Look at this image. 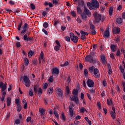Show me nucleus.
<instances>
[{
    "label": "nucleus",
    "instance_id": "nucleus-61",
    "mask_svg": "<svg viewBox=\"0 0 125 125\" xmlns=\"http://www.w3.org/2000/svg\"><path fill=\"white\" fill-rule=\"evenodd\" d=\"M121 55V52L120 49H118L117 50L116 52V56H120Z\"/></svg>",
    "mask_w": 125,
    "mask_h": 125
},
{
    "label": "nucleus",
    "instance_id": "nucleus-13",
    "mask_svg": "<svg viewBox=\"0 0 125 125\" xmlns=\"http://www.w3.org/2000/svg\"><path fill=\"white\" fill-rule=\"evenodd\" d=\"M112 32L114 35L115 34L118 35L120 34V28L119 27L114 28H113Z\"/></svg>",
    "mask_w": 125,
    "mask_h": 125
},
{
    "label": "nucleus",
    "instance_id": "nucleus-23",
    "mask_svg": "<svg viewBox=\"0 0 125 125\" xmlns=\"http://www.w3.org/2000/svg\"><path fill=\"white\" fill-rule=\"evenodd\" d=\"M57 93L59 97L62 98L63 93L62 92V90L61 89H57Z\"/></svg>",
    "mask_w": 125,
    "mask_h": 125
},
{
    "label": "nucleus",
    "instance_id": "nucleus-45",
    "mask_svg": "<svg viewBox=\"0 0 125 125\" xmlns=\"http://www.w3.org/2000/svg\"><path fill=\"white\" fill-rule=\"evenodd\" d=\"M85 111H87L85 107H81V109H80V112L83 113H84Z\"/></svg>",
    "mask_w": 125,
    "mask_h": 125
},
{
    "label": "nucleus",
    "instance_id": "nucleus-33",
    "mask_svg": "<svg viewBox=\"0 0 125 125\" xmlns=\"http://www.w3.org/2000/svg\"><path fill=\"white\" fill-rule=\"evenodd\" d=\"M23 21H21V22L18 24V31H20V30H21V27H22V25Z\"/></svg>",
    "mask_w": 125,
    "mask_h": 125
},
{
    "label": "nucleus",
    "instance_id": "nucleus-3",
    "mask_svg": "<svg viewBox=\"0 0 125 125\" xmlns=\"http://www.w3.org/2000/svg\"><path fill=\"white\" fill-rule=\"evenodd\" d=\"M87 6L89 7L90 10L94 9L96 10L97 8H99V3L97 0H93L92 2H87Z\"/></svg>",
    "mask_w": 125,
    "mask_h": 125
},
{
    "label": "nucleus",
    "instance_id": "nucleus-24",
    "mask_svg": "<svg viewBox=\"0 0 125 125\" xmlns=\"http://www.w3.org/2000/svg\"><path fill=\"white\" fill-rule=\"evenodd\" d=\"M116 48H117L116 45H115V44H111V45L110 46V48H111V51L113 52H115L116 51Z\"/></svg>",
    "mask_w": 125,
    "mask_h": 125
},
{
    "label": "nucleus",
    "instance_id": "nucleus-28",
    "mask_svg": "<svg viewBox=\"0 0 125 125\" xmlns=\"http://www.w3.org/2000/svg\"><path fill=\"white\" fill-rule=\"evenodd\" d=\"M23 60L24 61V65L25 66H28L29 65V60L26 57L24 58Z\"/></svg>",
    "mask_w": 125,
    "mask_h": 125
},
{
    "label": "nucleus",
    "instance_id": "nucleus-54",
    "mask_svg": "<svg viewBox=\"0 0 125 125\" xmlns=\"http://www.w3.org/2000/svg\"><path fill=\"white\" fill-rule=\"evenodd\" d=\"M52 2H53V3L55 5L58 6V3H59L58 0H53Z\"/></svg>",
    "mask_w": 125,
    "mask_h": 125
},
{
    "label": "nucleus",
    "instance_id": "nucleus-4",
    "mask_svg": "<svg viewBox=\"0 0 125 125\" xmlns=\"http://www.w3.org/2000/svg\"><path fill=\"white\" fill-rule=\"evenodd\" d=\"M70 37L66 36L65 37V40L68 42H70L71 40L74 43H77L79 41V38L77 36H74V34L73 32L70 33Z\"/></svg>",
    "mask_w": 125,
    "mask_h": 125
},
{
    "label": "nucleus",
    "instance_id": "nucleus-12",
    "mask_svg": "<svg viewBox=\"0 0 125 125\" xmlns=\"http://www.w3.org/2000/svg\"><path fill=\"white\" fill-rule=\"evenodd\" d=\"M106 58L105 55L104 54H101V60L103 63L106 65L107 64V61L105 60Z\"/></svg>",
    "mask_w": 125,
    "mask_h": 125
},
{
    "label": "nucleus",
    "instance_id": "nucleus-40",
    "mask_svg": "<svg viewBox=\"0 0 125 125\" xmlns=\"http://www.w3.org/2000/svg\"><path fill=\"white\" fill-rule=\"evenodd\" d=\"M77 11L79 14H81L82 13V10L81 9V7H77Z\"/></svg>",
    "mask_w": 125,
    "mask_h": 125
},
{
    "label": "nucleus",
    "instance_id": "nucleus-43",
    "mask_svg": "<svg viewBox=\"0 0 125 125\" xmlns=\"http://www.w3.org/2000/svg\"><path fill=\"white\" fill-rule=\"evenodd\" d=\"M90 34H91V35H95L97 34V32L96 31L95 29H94L91 31Z\"/></svg>",
    "mask_w": 125,
    "mask_h": 125
},
{
    "label": "nucleus",
    "instance_id": "nucleus-31",
    "mask_svg": "<svg viewBox=\"0 0 125 125\" xmlns=\"http://www.w3.org/2000/svg\"><path fill=\"white\" fill-rule=\"evenodd\" d=\"M81 18L83 21H86L87 20V16L85 13H82L81 14Z\"/></svg>",
    "mask_w": 125,
    "mask_h": 125
},
{
    "label": "nucleus",
    "instance_id": "nucleus-34",
    "mask_svg": "<svg viewBox=\"0 0 125 125\" xmlns=\"http://www.w3.org/2000/svg\"><path fill=\"white\" fill-rule=\"evenodd\" d=\"M23 29H25V30H29V25L28 24V23H25L24 25H23Z\"/></svg>",
    "mask_w": 125,
    "mask_h": 125
},
{
    "label": "nucleus",
    "instance_id": "nucleus-9",
    "mask_svg": "<svg viewBox=\"0 0 125 125\" xmlns=\"http://www.w3.org/2000/svg\"><path fill=\"white\" fill-rule=\"evenodd\" d=\"M85 62H89L90 63H93L94 62L93 57L91 55H87L85 58Z\"/></svg>",
    "mask_w": 125,
    "mask_h": 125
},
{
    "label": "nucleus",
    "instance_id": "nucleus-14",
    "mask_svg": "<svg viewBox=\"0 0 125 125\" xmlns=\"http://www.w3.org/2000/svg\"><path fill=\"white\" fill-rule=\"evenodd\" d=\"M84 12L88 17L89 18L91 17V12H89V10H88V9L87 8L86 6H85V5H84Z\"/></svg>",
    "mask_w": 125,
    "mask_h": 125
},
{
    "label": "nucleus",
    "instance_id": "nucleus-17",
    "mask_svg": "<svg viewBox=\"0 0 125 125\" xmlns=\"http://www.w3.org/2000/svg\"><path fill=\"white\" fill-rule=\"evenodd\" d=\"M93 16L95 18V22L96 23H99V20H98V18L99 17V14L97 12H95Z\"/></svg>",
    "mask_w": 125,
    "mask_h": 125
},
{
    "label": "nucleus",
    "instance_id": "nucleus-5",
    "mask_svg": "<svg viewBox=\"0 0 125 125\" xmlns=\"http://www.w3.org/2000/svg\"><path fill=\"white\" fill-rule=\"evenodd\" d=\"M79 91L78 89H74L72 93L74 96H72L71 100L74 101L76 104L79 103V97L78 96Z\"/></svg>",
    "mask_w": 125,
    "mask_h": 125
},
{
    "label": "nucleus",
    "instance_id": "nucleus-44",
    "mask_svg": "<svg viewBox=\"0 0 125 125\" xmlns=\"http://www.w3.org/2000/svg\"><path fill=\"white\" fill-rule=\"evenodd\" d=\"M119 69H120L121 72L122 73H125V69L123 68L122 65H120L119 66Z\"/></svg>",
    "mask_w": 125,
    "mask_h": 125
},
{
    "label": "nucleus",
    "instance_id": "nucleus-48",
    "mask_svg": "<svg viewBox=\"0 0 125 125\" xmlns=\"http://www.w3.org/2000/svg\"><path fill=\"white\" fill-rule=\"evenodd\" d=\"M61 117H62V119H63V120H64V121L66 120V117H65L63 112H62Z\"/></svg>",
    "mask_w": 125,
    "mask_h": 125
},
{
    "label": "nucleus",
    "instance_id": "nucleus-15",
    "mask_svg": "<svg viewBox=\"0 0 125 125\" xmlns=\"http://www.w3.org/2000/svg\"><path fill=\"white\" fill-rule=\"evenodd\" d=\"M52 74L58 75L60 74V70L58 69V67H55L52 69Z\"/></svg>",
    "mask_w": 125,
    "mask_h": 125
},
{
    "label": "nucleus",
    "instance_id": "nucleus-63",
    "mask_svg": "<svg viewBox=\"0 0 125 125\" xmlns=\"http://www.w3.org/2000/svg\"><path fill=\"white\" fill-rule=\"evenodd\" d=\"M32 121V117H28L26 119V122L27 123H29V122Z\"/></svg>",
    "mask_w": 125,
    "mask_h": 125
},
{
    "label": "nucleus",
    "instance_id": "nucleus-11",
    "mask_svg": "<svg viewBox=\"0 0 125 125\" xmlns=\"http://www.w3.org/2000/svg\"><path fill=\"white\" fill-rule=\"evenodd\" d=\"M23 40L24 41H26V42H33V40H34V37H29L27 36V34L23 36Z\"/></svg>",
    "mask_w": 125,
    "mask_h": 125
},
{
    "label": "nucleus",
    "instance_id": "nucleus-64",
    "mask_svg": "<svg viewBox=\"0 0 125 125\" xmlns=\"http://www.w3.org/2000/svg\"><path fill=\"white\" fill-rule=\"evenodd\" d=\"M43 28H44L45 29H46V28H47V22H45L43 24Z\"/></svg>",
    "mask_w": 125,
    "mask_h": 125
},
{
    "label": "nucleus",
    "instance_id": "nucleus-8",
    "mask_svg": "<svg viewBox=\"0 0 125 125\" xmlns=\"http://www.w3.org/2000/svg\"><path fill=\"white\" fill-rule=\"evenodd\" d=\"M86 84L89 87H94V82L90 79H88L86 81Z\"/></svg>",
    "mask_w": 125,
    "mask_h": 125
},
{
    "label": "nucleus",
    "instance_id": "nucleus-38",
    "mask_svg": "<svg viewBox=\"0 0 125 125\" xmlns=\"http://www.w3.org/2000/svg\"><path fill=\"white\" fill-rule=\"evenodd\" d=\"M71 15H72V17L74 18H76L77 17V14L75 11H73L71 12Z\"/></svg>",
    "mask_w": 125,
    "mask_h": 125
},
{
    "label": "nucleus",
    "instance_id": "nucleus-60",
    "mask_svg": "<svg viewBox=\"0 0 125 125\" xmlns=\"http://www.w3.org/2000/svg\"><path fill=\"white\" fill-rule=\"evenodd\" d=\"M43 89L46 90V88H47V83H45L44 85L42 86Z\"/></svg>",
    "mask_w": 125,
    "mask_h": 125
},
{
    "label": "nucleus",
    "instance_id": "nucleus-55",
    "mask_svg": "<svg viewBox=\"0 0 125 125\" xmlns=\"http://www.w3.org/2000/svg\"><path fill=\"white\" fill-rule=\"evenodd\" d=\"M30 7L33 10L36 9V6L33 3L30 4Z\"/></svg>",
    "mask_w": 125,
    "mask_h": 125
},
{
    "label": "nucleus",
    "instance_id": "nucleus-32",
    "mask_svg": "<svg viewBox=\"0 0 125 125\" xmlns=\"http://www.w3.org/2000/svg\"><path fill=\"white\" fill-rule=\"evenodd\" d=\"M17 111L19 113V112L21 111V110H22V106H21V104H17Z\"/></svg>",
    "mask_w": 125,
    "mask_h": 125
},
{
    "label": "nucleus",
    "instance_id": "nucleus-47",
    "mask_svg": "<svg viewBox=\"0 0 125 125\" xmlns=\"http://www.w3.org/2000/svg\"><path fill=\"white\" fill-rule=\"evenodd\" d=\"M90 28L91 30H94L95 29V26H94V25L93 24V23H90Z\"/></svg>",
    "mask_w": 125,
    "mask_h": 125
},
{
    "label": "nucleus",
    "instance_id": "nucleus-62",
    "mask_svg": "<svg viewBox=\"0 0 125 125\" xmlns=\"http://www.w3.org/2000/svg\"><path fill=\"white\" fill-rule=\"evenodd\" d=\"M122 85H123V86L124 87V88H123V91L124 92H125V82H124V81L122 82Z\"/></svg>",
    "mask_w": 125,
    "mask_h": 125
},
{
    "label": "nucleus",
    "instance_id": "nucleus-6",
    "mask_svg": "<svg viewBox=\"0 0 125 125\" xmlns=\"http://www.w3.org/2000/svg\"><path fill=\"white\" fill-rule=\"evenodd\" d=\"M22 83L25 85L26 87H30L31 85V81L28 76L24 75L22 80Z\"/></svg>",
    "mask_w": 125,
    "mask_h": 125
},
{
    "label": "nucleus",
    "instance_id": "nucleus-46",
    "mask_svg": "<svg viewBox=\"0 0 125 125\" xmlns=\"http://www.w3.org/2000/svg\"><path fill=\"white\" fill-rule=\"evenodd\" d=\"M14 123L16 124V125H20V124L21 123V121H20V119H16Z\"/></svg>",
    "mask_w": 125,
    "mask_h": 125
},
{
    "label": "nucleus",
    "instance_id": "nucleus-21",
    "mask_svg": "<svg viewBox=\"0 0 125 125\" xmlns=\"http://www.w3.org/2000/svg\"><path fill=\"white\" fill-rule=\"evenodd\" d=\"M107 104L109 106H110V105H111V106H114V101L112 99H110V100H109V99H107Z\"/></svg>",
    "mask_w": 125,
    "mask_h": 125
},
{
    "label": "nucleus",
    "instance_id": "nucleus-19",
    "mask_svg": "<svg viewBox=\"0 0 125 125\" xmlns=\"http://www.w3.org/2000/svg\"><path fill=\"white\" fill-rule=\"evenodd\" d=\"M78 6L80 8H82L84 6V1L83 0H78Z\"/></svg>",
    "mask_w": 125,
    "mask_h": 125
},
{
    "label": "nucleus",
    "instance_id": "nucleus-35",
    "mask_svg": "<svg viewBox=\"0 0 125 125\" xmlns=\"http://www.w3.org/2000/svg\"><path fill=\"white\" fill-rule=\"evenodd\" d=\"M69 64V62L68 61H65L64 62V64H61V67H66L67 66H68V64Z\"/></svg>",
    "mask_w": 125,
    "mask_h": 125
},
{
    "label": "nucleus",
    "instance_id": "nucleus-7",
    "mask_svg": "<svg viewBox=\"0 0 125 125\" xmlns=\"http://www.w3.org/2000/svg\"><path fill=\"white\" fill-rule=\"evenodd\" d=\"M74 106V105L73 103L72 104H70V105L69 106V113L70 115V117L72 118H74V108L73 107Z\"/></svg>",
    "mask_w": 125,
    "mask_h": 125
},
{
    "label": "nucleus",
    "instance_id": "nucleus-30",
    "mask_svg": "<svg viewBox=\"0 0 125 125\" xmlns=\"http://www.w3.org/2000/svg\"><path fill=\"white\" fill-rule=\"evenodd\" d=\"M53 87H50L48 89V92L49 93V95L52 94V93H53Z\"/></svg>",
    "mask_w": 125,
    "mask_h": 125
},
{
    "label": "nucleus",
    "instance_id": "nucleus-16",
    "mask_svg": "<svg viewBox=\"0 0 125 125\" xmlns=\"http://www.w3.org/2000/svg\"><path fill=\"white\" fill-rule=\"evenodd\" d=\"M39 112L41 114V115L42 116V117L44 116V115H45V109L44 108H42V107H40L39 108Z\"/></svg>",
    "mask_w": 125,
    "mask_h": 125
},
{
    "label": "nucleus",
    "instance_id": "nucleus-39",
    "mask_svg": "<svg viewBox=\"0 0 125 125\" xmlns=\"http://www.w3.org/2000/svg\"><path fill=\"white\" fill-rule=\"evenodd\" d=\"M54 81L53 76H50L49 78L48 79V82L49 83H52Z\"/></svg>",
    "mask_w": 125,
    "mask_h": 125
},
{
    "label": "nucleus",
    "instance_id": "nucleus-1",
    "mask_svg": "<svg viewBox=\"0 0 125 125\" xmlns=\"http://www.w3.org/2000/svg\"><path fill=\"white\" fill-rule=\"evenodd\" d=\"M7 88V83H4L3 82H0V88H1V92H3L1 98V101H4V98L5 97V95H6V92L5 91V90Z\"/></svg>",
    "mask_w": 125,
    "mask_h": 125
},
{
    "label": "nucleus",
    "instance_id": "nucleus-29",
    "mask_svg": "<svg viewBox=\"0 0 125 125\" xmlns=\"http://www.w3.org/2000/svg\"><path fill=\"white\" fill-rule=\"evenodd\" d=\"M111 117L112 119L115 120L116 118V112H113L112 111H110Z\"/></svg>",
    "mask_w": 125,
    "mask_h": 125
},
{
    "label": "nucleus",
    "instance_id": "nucleus-59",
    "mask_svg": "<svg viewBox=\"0 0 125 125\" xmlns=\"http://www.w3.org/2000/svg\"><path fill=\"white\" fill-rule=\"evenodd\" d=\"M53 23L55 25H57V24H58L60 23V21L58 20H55V21H54Z\"/></svg>",
    "mask_w": 125,
    "mask_h": 125
},
{
    "label": "nucleus",
    "instance_id": "nucleus-57",
    "mask_svg": "<svg viewBox=\"0 0 125 125\" xmlns=\"http://www.w3.org/2000/svg\"><path fill=\"white\" fill-rule=\"evenodd\" d=\"M38 94H42V89L41 87L39 88L38 90Z\"/></svg>",
    "mask_w": 125,
    "mask_h": 125
},
{
    "label": "nucleus",
    "instance_id": "nucleus-36",
    "mask_svg": "<svg viewBox=\"0 0 125 125\" xmlns=\"http://www.w3.org/2000/svg\"><path fill=\"white\" fill-rule=\"evenodd\" d=\"M29 95L31 97L32 96H34V92L33 91V90L32 89H29Z\"/></svg>",
    "mask_w": 125,
    "mask_h": 125
},
{
    "label": "nucleus",
    "instance_id": "nucleus-42",
    "mask_svg": "<svg viewBox=\"0 0 125 125\" xmlns=\"http://www.w3.org/2000/svg\"><path fill=\"white\" fill-rule=\"evenodd\" d=\"M80 34L83 35L84 36L88 35V32H84L82 30H81V31H80Z\"/></svg>",
    "mask_w": 125,
    "mask_h": 125
},
{
    "label": "nucleus",
    "instance_id": "nucleus-22",
    "mask_svg": "<svg viewBox=\"0 0 125 125\" xmlns=\"http://www.w3.org/2000/svg\"><path fill=\"white\" fill-rule=\"evenodd\" d=\"M116 23L118 25H122L123 24V19L122 18H118L116 20Z\"/></svg>",
    "mask_w": 125,
    "mask_h": 125
},
{
    "label": "nucleus",
    "instance_id": "nucleus-10",
    "mask_svg": "<svg viewBox=\"0 0 125 125\" xmlns=\"http://www.w3.org/2000/svg\"><path fill=\"white\" fill-rule=\"evenodd\" d=\"M43 56H44V54H43V52L42 51L40 54V56L39 57V61L40 64L42 63H42H44L45 62L44 61V57Z\"/></svg>",
    "mask_w": 125,
    "mask_h": 125
},
{
    "label": "nucleus",
    "instance_id": "nucleus-25",
    "mask_svg": "<svg viewBox=\"0 0 125 125\" xmlns=\"http://www.w3.org/2000/svg\"><path fill=\"white\" fill-rule=\"evenodd\" d=\"M11 104V98L10 97H7V106L9 107Z\"/></svg>",
    "mask_w": 125,
    "mask_h": 125
},
{
    "label": "nucleus",
    "instance_id": "nucleus-26",
    "mask_svg": "<svg viewBox=\"0 0 125 125\" xmlns=\"http://www.w3.org/2000/svg\"><path fill=\"white\" fill-rule=\"evenodd\" d=\"M40 86L38 84L34 85V91L35 93H38V90L40 88Z\"/></svg>",
    "mask_w": 125,
    "mask_h": 125
},
{
    "label": "nucleus",
    "instance_id": "nucleus-2",
    "mask_svg": "<svg viewBox=\"0 0 125 125\" xmlns=\"http://www.w3.org/2000/svg\"><path fill=\"white\" fill-rule=\"evenodd\" d=\"M88 70L89 72L92 75H94L96 78L99 79L100 78L99 70L95 68L94 66L89 67Z\"/></svg>",
    "mask_w": 125,
    "mask_h": 125
},
{
    "label": "nucleus",
    "instance_id": "nucleus-51",
    "mask_svg": "<svg viewBox=\"0 0 125 125\" xmlns=\"http://www.w3.org/2000/svg\"><path fill=\"white\" fill-rule=\"evenodd\" d=\"M15 103L17 105H20V100L19 99H15Z\"/></svg>",
    "mask_w": 125,
    "mask_h": 125
},
{
    "label": "nucleus",
    "instance_id": "nucleus-58",
    "mask_svg": "<svg viewBox=\"0 0 125 125\" xmlns=\"http://www.w3.org/2000/svg\"><path fill=\"white\" fill-rule=\"evenodd\" d=\"M103 85L105 87L107 86V83H106V81L105 80V79H104V81H103Z\"/></svg>",
    "mask_w": 125,
    "mask_h": 125
},
{
    "label": "nucleus",
    "instance_id": "nucleus-27",
    "mask_svg": "<svg viewBox=\"0 0 125 125\" xmlns=\"http://www.w3.org/2000/svg\"><path fill=\"white\" fill-rule=\"evenodd\" d=\"M35 54V52L32 51V50H30L28 51V57L29 58H32V56H33V55H34Z\"/></svg>",
    "mask_w": 125,
    "mask_h": 125
},
{
    "label": "nucleus",
    "instance_id": "nucleus-50",
    "mask_svg": "<svg viewBox=\"0 0 125 125\" xmlns=\"http://www.w3.org/2000/svg\"><path fill=\"white\" fill-rule=\"evenodd\" d=\"M98 118L100 121H102L103 120V115L101 114H98Z\"/></svg>",
    "mask_w": 125,
    "mask_h": 125
},
{
    "label": "nucleus",
    "instance_id": "nucleus-56",
    "mask_svg": "<svg viewBox=\"0 0 125 125\" xmlns=\"http://www.w3.org/2000/svg\"><path fill=\"white\" fill-rule=\"evenodd\" d=\"M65 89H66V92H67V94H69L70 89H69V87L68 86H66L65 87Z\"/></svg>",
    "mask_w": 125,
    "mask_h": 125
},
{
    "label": "nucleus",
    "instance_id": "nucleus-53",
    "mask_svg": "<svg viewBox=\"0 0 125 125\" xmlns=\"http://www.w3.org/2000/svg\"><path fill=\"white\" fill-rule=\"evenodd\" d=\"M60 46H54V50L55 51H58L60 50Z\"/></svg>",
    "mask_w": 125,
    "mask_h": 125
},
{
    "label": "nucleus",
    "instance_id": "nucleus-41",
    "mask_svg": "<svg viewBox=\"0 0 125 125\" xmlns=\"http://www.w3.org/2000/svg\"><path fill=\"white\" fill-rule=\"evenodd\" d=\"M113 8L111 7L109 9V14L110 16H111V15L113 14Z\"/></svg>",
    "mask_w": 125,
    "mask_h": 125
},
{
    "label": "nucleus",
    "instance_id": "nucleus-18",
    "mask_svg": "<svg viewBox=\"0 0 125 125\" xmlns=\"http://www.w3.org/2000/svg\"><path fill=\"white\" fill-rule=\"evenodd\" d=\"M110 36L109 30H106L104 32L103 37L104 38V39H106V38H109V36Z\"/></svg>",
    "mask_w": 125,
    "mask_h": 125
},
{
    "label": "nucleus",
    "instance_id": "nucleus-49",
    "mask_svg": "<svg viewBox=\"0 0 125 125\" xmlns=\"http://www.w3.org/2000/svg\"><path fill=\"white\" fill-rule=\"evenodd\" d=\"M82 40L84 41L86 40V37L83 35V34H81V37H80Z\"/></svg>",
    "mask_w": 125,
    "mask_h": 125
},
{
    "label": "nucleus",
    "instance_id": "nucleus-20",
    "mask_svg": "<svg viewBox=\"0 0 125 125\" xmlns=\"http://www.w3.org/2000/svg\"><path fill=\"white\" fill-rule=\"evenodd\" d=\"M54 114L55 115V117L57 118V119H59V115L58 114V111L57 110L56 107H54V112H53Z\"/></svg>",
    "mask_w": 125,
    "mask_h": 125
},
{
    "label": "nucleus",
    "instance_id": "nucleus-37",
    "mask_svg": "<svg viewBox=\"0 0 125 125\" xmlns=\"http://www.w3.org/2000/svg\"><path fill=\"white\" fill-rule=\"evenodd\" d=\"M33 63L34 66H37V65H38V60L34 59L33 61Z\"/></svg>",
    "mask_w": 125,
    "mask_h": 125
},
{
    "label": "nucleus",
    "instance_id": "nucleus-52",
    "mask_svg": "<svg viewBox=\"0 0 125 125\" xmlns=\"http://www.w3.org/2000/svg\"><path fill=\"white\" fill-rule=\"evenodd\" d=\"M84 74L85 77H87L88 76V71L87 69H86L84 70Z\"/></svg>",
    "mask_w": 125,
    "mask_h": 125
}]
</instances>
